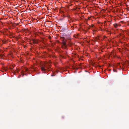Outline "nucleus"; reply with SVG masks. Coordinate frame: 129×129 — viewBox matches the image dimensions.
I'll use <instances>...</instances> for the list:
<instances>
[{"mask_svg":"<svg viewBox=\"0 0 129 129\" xmlns=\"http://www.w3.org/2000/svg\"><path fill=\"white\" fill-rule=\"evenodd\" d=\"M52 76H53V75H52Z\"/></svg>","mask_w":129,"mask_h":129,"instance_id":"1a4fd4ad","label":"nucleus"},{"mask_svg":"<svg viewBox=\"0 0 129 129\" xmlns=\"http://www.w3.org/2000/svg\"><path fill=\"white\" fill-rule=\"evenodd\" d=\"M114 26L115 27L117 28L118 26V25L117 24H114Z\"/></svg>","mask_w":129,"mask_h":129,"instance_id":"7ed1b4c3","label":"nucleus"},{"mask_svg":"<svg viewBox=\"0 0 129 129\" xmlns=\"http://www.w3.org/2000/svg\"><path fill=\"white\" fill-rule=\"evenodd\" d=\"M50 67V66L48 63L45 64L44 65H42L41 66V68L42 71L44 72V73H45V71L46 70L45 69L46 68L47 69H48Z\"/></svg>","mask_w":129,"mask_h":129,"instance_id":"f257e3e1","label":"nucleus"},{"mask_svg":"<svg viewBox=\"0 0 129 129\" xmlns=\"http://www.w3.org/2000/svg\"><path fill=\"white\" fill-rule=\"evenodd\" d=\"M68 18H69V17H70V16H68Z\"/></svg>","mask_w":129,"mask_h":129,"instance_id":"6e6552de","label":"nucleus"},{"mask_svg":"<svg viewBox=\"0 0 129 129\" xmlns=\"http://www.w3.org/2000/svg\"><path fill=\"white\" fill-rule=\"evenodd\" d=\"M62 48L63 49H66L67 48V46L66 45V43L63 40L62 41Z\"/></svg>","mask_w":129,"mask_h":129,"instance_id":"f03ea898","label":"nucleus"},{"mask_svg":"<svg viewBox=\"0 0 129 129\" xmlns=\"http://www.w3.org/2000/svg\"><path fill=\"white\" fill-rule=\"evenodd\" d=\"M3 43L4 44H5V42L4 41H3Z\"/></svg>","mask_w":129,"mask_h":129,"instance_id":"20e7f679","label":"nucleus"},{"mask_svg":"<svg viewBox=\"0 0 129 129\" xmlns=\"http://www.w3.org/2000/svg\"><path fill=\"white\" fill-rule=\"evenodd\" d=\"M62 39L63 40H64V38L63 37H62Z\"/></svg>","mask_w":129,"mask_h":129,"instance_id":"0eeeda50","label":"nucleus"},{"mask_svg":"<svg viewBox=\"0 0 129 129\" xmlns=\"http://www.w3.org/2000/svg\"><path fill=\"white\" fill-rule=\"evenodd\" d=\"M28 70L27 69H25V71H27Z\"/></svg>","mask_w":129,"mask_h":129,"instance_id":"39448f33","label":"nucleus"},{"mask_svg":"<svg viewBox=\"0 0 129 129\" xmlns=\"http://www.w3.org/2000/svg\"><path fill=\"white\" fill-rule=\"evenodd\" d=\"M113 71H114V72H117V71H116V70H113Z\"/></svg>","mask_w":129,"mask_h":129,"instance_id":"423d86ee","label":"nucleus"}]
</instances>
